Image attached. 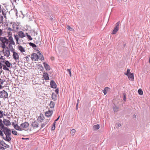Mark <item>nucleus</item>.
I'll list each match as a JSON object with an SVG mask.
<instances>
[{"label": "nucleus", "instance_id": "603ef678", "mask_svg": "<svg viewBox=\"0 0 150 150\" xmlns=\"http://www.w3.org/2000/svg\"><path fill=\"white\" fill-rule=\"evenodd\" d=\"M9 44H11V45H15V42H14V41L13 40L10 41Z\"/></svg>", "mask_w": 150, "mask_h": 150}, {"label": "nucleus", "instance_id": "0eeeda50", "mask_svg": "<svg viewBox=\"0 0 150 150\" xmlns=\"http://www.w3.org/2000/svg\"><path fill=\"white\" fill-rule=\"evenodd\" d=\"M11 135V134H8L6 135V137H4V136L3 137H2V139H3L4 140H5V141L8 142H9L11 139V138L10 136Z\"/></svg>", "mask_w": 150, "mask_h": 150}, {"label": "nucleus", "instance_id": "de8ad7c7", "mask_svg": "<svg viewBox=\"0 0 150 150\" xmlns=\"http://www.w3.org/2000/svg\"><path fill=\"white\" fill-rule=\"evenodd\" d=\"M10 50L11 52H13H13H16L14 49L13 48V47H11Z\"/></svg>", "mask_w": 150, "mask_h": 150}, {"label": "nucleus", "instance_id": "3c124183", "mask_svg": "<svg viewBox=\"0 0 150 150\" xmlns=\"http://www.w3.org/2000/svg\"><path fill=\"white\" fill-rule=\"evenodd\" d=\"M67 71L69 73V75L70 76H71V71L70 69H68L67 70Z\"/></svg>", "mask_w": 150, "mask_h": 150}, {"label": "nucleus", "instance_id": "bb28decb", "mask_svg": "<svg viewBox=\"0 0 150 150\" xmlns=\"http://www.w3.org/2000/svg\"><path fill=\"white\" fill-rule=\"evenodd\" d=\"M100 128L99 125L97 124L95 125H94L93 126V129L94 130H96Z\"/></svg>", "mask_w": 150, "mask_h": 150}, {"label": "nucleus", "instance_id": "7ed1b4c3", "mask_svg": "<svg viewBox=\"0 0 150 150\" xmlns=\"http://www.w3.org/2000/svg\"><path fill=\"white\" fill-rule=\"evenodd\" d=\"M8 96L7 93L5 90H3L0 92V97L2 98H6Z\"/></svg>", "mask_w": 150, "mask_h": 150}, {"label": "nucleus", "instance_id": "4d7b16f0", "mask_svg": "<svg viewBox=\"0 0 150 150\" xmlns=\"http://www.w3.org/2000/svg\"><path fill=\"white\" fill-rule=\"evenodd\" d=\"M25 58L26 59V61L27 62H28L29 61V59L28 56L26 57Z\"/></svg>", "mask_w": 150, "mask_h": 150}, {"label": "nucleus", "instance_id": "6ab92c4d", "mask_svg": "<svg viewBox=\"0 0 150 150\" xmlns=\"http://www.w3.org/2000/svg\"><path fill=\"white\" fill-rule=\"evenodd\" d=\"M18 36L21 38H23L25 37V35L24 33L22 31H20L18 33Z\"/></svg>", "mask_w": 150, "mask_h": 150}, {"label": "nucleus", "instance_id": "13d9d810", "mask_svg": "<svg viewBox=\"0 0 150 150\" xmlns=\"http://www.w3.org/2000/svg\"><path fill=\"white\" fill-rule=\"evenodd\" d=\"M55 92L57 94H58L59 93V89L57 88L55 90Z\"/></svg>", "mask_w": 150, "mask_h": 150}, {"label": "nucleus", "instance_id": "ea45409f", "mask_svg": "<svg viewBox=\"0 0 150 150\" xmlns=\"http://www.w3.org/2000/svg\"><path fill=\"white\" fill-rule=\"evenodd\" d=\"M76 131L74 129H72L71 131V134L72 135H74Z\"/></svg>", "mask_w": 150, "mask_h": 150}, {"label": "nucleus", "instance_id": "9b49d317", "mask_svg": "<svg viewBox=\"0 0 150 150\" xmlns=\"http://www.w3.org/2000/svg\"><path fill=\"white\" fill-rule=\"evenodd\" d=\"M13 58L15 59L16 61L17 60H18L19 59V56L18 54L16 52H13Z\"/></svg>", "mask_w": 150, "mask_h": 150}, {"label": "nucleus", "instance_id": "a211bd4d", "mask_svg": "<svg viewBox=\"0 0 150 150\" xmlns=\"http://www.w3.org/2000/svg\"><path fill=\"white\" fill-rule=\"evenodd\" d=\"M43 74V77L44 79L45 80H49V77L48 73L47 72H44Z\"/></svg>", "mask_w": 150, "mask_h": 150}, {"label": "nucleus", "instance_id": "e2e57ef3", "mask_svg": "<svg viewBox=\"0 0 150 150\" xmlns=\"http://www.w3.org/2000/svg\"><path fill=\"white\" fill-rule=\"evenodd\" d=\"M60 117V116H59L54 121L55 122L57 121L59 119Z\"/></svg>", "mask_w": 150, "mask_h": 150}, {"label": "nucleus", "instance_id": "58836bf2", "mask_svg": "<svg viewBox=\"0 0 150 150\" xmlns=\"http://www.w3.org/2000/svg\"><path fill=\"white\" fill-rule=\"evenodd\" d=\"M130 73H131L130 72V69H128L127 70V71L126 73H125V74L127 76Z\"/></svg>", "mask_w": 150, "mask_h": 150}, {"label": "nucleus", "instance_id": "5fc2aeb1", "mask_svg": "<svg viewBox=\"0 0 150 150\" xmlns=\"http://www.w3.org/2000/svg\"><path fill=\"white\" fill-rule=\"evenodd\" d=\"M116 125L118 127H120L121 126V124L119 123H117L116 124Z\"/></svg>", "mask_w": 150, "mask_h": 150}, {"label": "nucleus", "instance_id": "338daca9", "mask_svg": "<svg viewBox=\"0 0 150 150\" xmlns=\"http://www.w3.org/2000/svg\"><path fill=\"white\" fill-rule=\"evenodd\" d=\"M8 30L10 31L13 30L10 28L9 27L8 28Z\"/></svg>", "mask_w": 150, "mask_h": 150}, {"label": "nucleus", "instance_id": "680f3d73", "mask_svg": "<svg viewBox=\"0 0 150 150\" xmlns=\"http://www.w3.org/2000/svg\"><path fill=\"white\" fill-rule=\"evenodd\" d=\"M14 11H15V13H16V15L17 16V15L18 13V11H17V9L16 8H15L14 9Z\"/></svg>", "mask_w": 150, "mask_h": 150}, {"label": "nucleus", "instance_id": "f3484780", "mask_svg": "<svg viewBox=\"0 0 150 150\" xmlns=\"http://www.w3.org/2000/svg\"><path fill=\"white\" fill-rule=\"evenodd\" d=\"M38 54V59H41V60H44V57L42 54L40 52V51H38L37 52Z\"/></svg>", "mask_w": 150, "mask_h": 150}, {"label": "nucleus", "instance_id": "f03ea898", "mask_svg": "<svg viewBox=\"0 0 150 150\" xmlns=\"http://www.w3.org/2000/svg\"><path fill=\"white\" fill-rule=\"evenodd\" d=\"M1 130L3 131V133L5 134V135L11 134V131L10 129L8 128L7 127H5Z\"/></svg>", "mask_w": 150, "mask_h": 150}, {"label": "nucleus", "instance_id": "8fccbe9b", "mask_svg": "<svg viewBox=\"0 0 150 150\" xmlns=\"http://www.w3.org/2000/svg\"><path fill=\"white\" fill-rule=\"evenodd\" d=\"M67 28L68 29L70 30H71V29H72L71 28L69 25H68L67 26Z\"/></svg>", "mask_w": 150, "mask_h": 150}, {"label": "nucleus", "instance_id": "0e129e2a", "mask_svg": "<svg viewBox=\"0 0 150 150\" xmlns=\"http://www.w3.org/2000/svg\"><path fill=\"white\" fill-rule=\"evenodd\" d=\"M1 59L2 60H4L5 58H3V56H1V57H0V60Z\"/></svg>", "mask_w": 150, "mask_h": 150}, {"label": "nucleus", "instance_id": "aec40b11", "mask_svg": "<svg viewBox=\"0 0 150 150\" xmlns=\"http://www.w3.org/2000/svg\"><path fill=\"white\" fill-rule=\"evenodd\" d=\"M4 56L7 57H8L10 55V52L9 50H6L5 52H4Z\"/></svg>", "mask_w": 150, "mask_h": 150}, {"label": "nucleus", "instance_id": "bf43d9fd", "mask_svg": "<svg viewBox=\"0 0 150 150\" xmlns=\"http://www.w3.org/2000/svg\"><path fill=\"white\" fill-rule=\"evenodd\" d=\"M3 33V31L1 29H0V37L2 35Z\"/></svg>", "mask_w": 150, "mask_h": 150}, {"label": "nucleus", "instance_id": "473e14b6", "mask_svg": "<svg viewBox=\"0 0 150 150\" xmlns=\"http://www.w3.org/2000/svg\"><path fill=\"white\" fill-rule=\"evenodd\" d=\"M2 66H3V69L4 70H7L8 71H9V69L8 68H7L6 67V66L5 65L3 64L2 65Z\"/></svg>", "mask_w": 150, "mask_h": 150}, {"label": "nucleus", "instance_id": "39448f33", "mask_svg": "<svg viewBox=\"0 0 150 150\" xmlns=\"http://www.w3.org/2000/svg\"><path fill=\"white\" fill-rule=\"evenodd\" d=\"M38 55L35 53H33L31 55V58L33 60L36 61L38 59Z\"/></svg>", "mask_w": 150, "mask_h": 150}, {"label": "nucleus", "instance_id": "c85d7f7f", "mask_svg": "<svg viewBox=\"0 0 150 150\" xmlns=\"http://www.w3.org/2000/svg\"><path fill=\"white\" fill-rule=\"evenodd\" d=\"M3 123V122L2 120L1 119H0V128H1V129L5 127Z\"/></svg>", "mask_w": 150, "mask_h": 150}, {"label": "nucleus", "instance_id": "49530a36", "mask_svg": "<svg viewBox=\"0 0 150 150\" xmlns=\"http://www.w3.org/2000/svg\"><path fill=\"white\" fill-rule=\"evenodd\" d=\"M126 94L125 93H123V100L125 101L126 100Z\"/></svg>", "mask_w": 150, "mask_h": 150}, {"label": "nucleus", "instance_id": "774afa93", "mask_svg": "<svg viewBox=\"0 0 150 150\" xmlns=\"http://www.w3.org/2000/svg\"><path fill=\"white\" fill-rule=\"evenodd\" d=\"M5 61H6V60H1V63H3V62L5 63Z\"/></svg>", "mask_w": 150, "mask_h": 150}, {"label": "nucleus", "instance_id": "69168bd1", "mask_svg": "<svg viewBox=\"0 0 150 150\" xmlns=\"http://www.w3.org/2000/svg\"><path fill=\"white\" fill-rule=\"evenodd\" d=\"M56 123V122L55 121H54V122L53 123L52 126H54V127H55Z\"/></svg>", "mask_w": 150, "mask_h": 150}, {"label": "nucleus", "instance_id": "c03bdc74", "mask_svg": "<svg viewBox=\"0 0 150 150\" xmlns=\"http://www.w3.org/2000/svg\"><path fill=\"white\" fill-rule=\"evenodd\" d=\"M8 39V40L10 42L13 40L12 37L11 36H9Z\"/></svg>", "mask_w": 150, "mask_h": 150}, {"label": "nucleus", "instance_id": "b1692460", "mask_svg": "<svg viewBox=\"0 0 150 150\" xmlns=\"http://www.w3.org/2000/svg\"><path fill=\"white\" fill-rule=\"evenodd\" d=\"M52 98L54 101H56L57 99V95L54 93H52Z\"/></svg>", "mask_w": 150, "mask_h": 150}, {"label": "nucleus", "instance_id": "f704fd0d", "mask_svg": "<svg viewBox=\"0 0 150 150\" xmlns=\"http://www.w3.org/2000/svg\"><path fill=\"white\" fill-rule=\"evenodd\" d=\"M26 35L28 37V39H29V40H32V38L31 37V36L30 35H28L27 33H26Z\"/></svg>", "mask_w": 150, "mask_h": 150}, {"label": "nucleus", "instance_id": "6e6d98bb", "mask_svg": "<svg viewBox=\"0 0 150 150\" xmlns=\"http://www.w3.org/2000/svg\"><path fill=\"white\" fill-rule=\"evenodd\" d=\"M79 101V99H78L77 100V103H76V110H77V109H78V105Z\"/></svg>", "mask_w": 150, "mask_h": 150}, {"label": "nucleus", "instance_id": "a878e982", "mask_svg": "<svg viewBox=\"0 0 150 150\" xmlns=\"http://www.w3.org/2000/svg\"><path fill=\"white\" fill-rule=\"evenodd\" d=\"M14 38L16 41V44H19V43H18V40L19 38L18 37V36L17 35H14Z\"/></svg>", "mask_w": 150, "mask_h": 150}, {"label": "nucleus", "instance_id": "37998d69", "mask_svg": "<svg viewBox=\"0 0 150 150\" xmlns=\"http://www.w3.org/2000/svg\"><path fill=\"white\" fill-rule=\"evenodd\" d=\"M3 111H2L1 110H0V118H2L3 117Z\"/></svg>", "mask_w": 150, "mask_h": 150}, {"label": "nucleus", "instance_id": "2f4dec72", "mask_svg": "<svg viewBox=\"0 0 150 150\" xmlns=\"http://www.w3.org/2000/svg\"><path fill=\"white\" fill-rule=\"evenodd\" d=\"M29 44L30 46H31L33 48L36 47H37L36 45L33 43L30 42L29 43Z\"/></svg>", "mask_w": 150, "mask_h": 150}, {"label": "nucleus", "instance_id": "f257e3e1", "mask_svg": "<svg viewBox=\"0 0 150 150\" xmlns=\"http://www.w3.org/2000/svg\"><path fill=\"white\" fill-rule=\"evenodd\" d=\"M0 41L1 42V47L3 49L6 47V45H7L9 42L8 40L6 37H1L0 38Z\"/></svg>", "mask_w": 150, "mask_h": 150}, {"label": "nucleus", "instance_id": "20e7f679", "mask_svg": "<svg viewBox=\"0 0 150 150\" xmlns=\"http://www.w3.org/2000/svg\"><path fill=\"white\" fill-rule=\"evenodd\" d=\"M120 23V22L118 21L117 22L115 25V27L114 28V29L113 30L112 32V34H115L119 30V25Z\"/></svg>", "mask_w": 150, "mask_h": 150}, {"label": "nucleus", "instance_id": "dca6fc26", "mask_svg": "<svg viewBox=\"0 0 150 150\" xmlns=\"http://www.w3.org/2000/svg\"><path fill=\"white\" fill-rule=\"evenodd\" d=\"M129 80L133 81L134 80V74L133 73H130L127 76Z\"/></svg>", "mask_w": 150, "mask_h": 150}, {"label": "nucleus", "instance_id": "72a5a7b5", "mask_svg": "<svg viewBox=\"0 0 150 150\" xmlns=\"http://www.w3.org/2000/svg\"><path fill=\"white\" fill-rule=\"evenodd\" d=\"M138 93L140 95H142L143 94V92L142 89H139L138 90Z\"/></svg>", "mask_w": 150, "mask_h": 150}, {"label": "nucleus", "instance_id": "423d86ee", "mask_svg": "<svg viewBox=\"0 0 150 150\" xmlns=\"http://www.w3.org/2000/svg\"><path fill=\"white\" fill-rule=\"evenodd\" d=\"M20 125L21 129H23L27 128L29 125V124L28 122H25L22 123Z\"/></svg>", "mask_w": 150, "mask_h": 150}, {"label": "nucleus", "instance_id": "cd10ccee", "mask_svg": "<svg viewBox=\"0 0 150 150\" xmlns=\"http://www.w3.org/2000/svg\"><path fill=\"white\" fill-rule=\"evenodd\" d=\"M54 103L53 101H51L50 104V107L51 108H54Z\"/></svg>", "mask_w": 150, "mask_h": 150}, {"label": "nucleus", "instance_id": "c756f323", "mask_svg": "<svg viewBox=\"0 0 150 150\" xmlns=\"http://www.w3.org/2000/svg\"><path fill=\"white\" fill-rule=\"evenodd\" d=\"M49 121V120H47L44 123L42 124L41 125V128H42L44 127L45 125Z\"/></svg>", "mask_w": 150, "mask_h": 150}, {"label": "nucleus", "instance_id": "09e8293b", "mask_svg": "<svg viewBox=\"0 0 150 150\" xmlns=\"http://www.w3.org/2000/svg\"><path fill=\"white\" fill-rule=\"evenodd\" d=\"M5 81L1 79H0V83L1 84H3Z\"/></svg>", "mask_w": 150, "mask_h": 150}, {"label": "nucleus", "instance_id": "9d476101", "mask_svg": "<svg viewBox=\"0 0 150 150\" xmlns=\"http://www.w3.org/2000/svg\"><path fill=\"white\" fill-rule=\"evenodd\" d=\"M52 110H49L45 112V116L47 117H50L52 116L53 114Z\"/></svg>", "mask_w": 150, "mask_h": 150}, {"label": "nucleus", "instance_id": "ddd939ff", "mask_svg": "<svg viewBox=\"0 0 150 150\" xmlns=\"http://www.w3.org/2000/svg\"><path fill=\"white\" fill-rule=\"evenodd\" d=\"M43 64L46 70L49 71L50 70V67L49 65L45 62L43 63Z\"/></svg>", "mask_w": 150, "mask_h": 150}, {"label": "nucleus", "instance_id": "052dcab7", "mask_svg": "<svg viewBox=\"0 0 150 150\" xmlns=\"http://www.w3.org/2000/svg\"><path fill=\"white\" fill-rule=\"evenodd\" d=\"M11 44H9L8 45V47L10 48V49H11V47H13L12 46Z\"/></svg>", "mask_w": 150, "mask_h": 150}, {"label": "nucleus", "instance_id": "864d4df0", "mask_svg": "<svg viewBox=\"0 0 150 150\" xmlns=\"http://www.w3.org/2000/svg\"><path fill=\"white\" fill-rule=\"evenodd\" d=\"M55 127H54V126H52L51 128V130L52 131L54 130L55 129Z\"/></svg>", "mask_w": 150, "mask_h": 150}, {"label": "nucleus", "instance_id": "393cba45", "mask_svg": "<svg viewBox=\"0 0 150 150\" xmlns=\"http://www.w3.org/2000/svg\"><path fill=\"white\" fill-rule=\"evenodd\" d=\"M4 63L5 64V65H6V66H7V67H10L11 65V63L10 62H9L8 61L6 60Z\"/></svg>", "mask_w": 150, "mask_h": 150}, {"label": "nucleus", "instance_id": "e433bc0d", "mask_svg": "<svg viewBox=\"0 0 150 150\" xmlns=\"http://www.w3.org/2000/svg\"><path fill=\"white\" fill-rule=\"evenodd\" d=\"M2 12L3 15H6L7 11L5 9L3 8V9H2Z\"/></svg>", "mask_w": 150, "mask_h": 150}, {"label": "nucleus", "instance_id": "f8f14e48", "mask_svg": "<svg viewBox=\"0 0 150 150\" xmlns=\"http://www.w3.org/2000/svg\"><path fill=\"white\" fill-rule=\"evenodd\" d=\"M0 144L4 147L7 148H9L10 147L9 145L6 144L3 141H1L0 142Z\"/></svg>", "mask_w": 150, "mask_h": 150}, {"label": "nucleus", "instance_id": "4468645a", "mask_svg": "<svg viewBox=\"0 0 150 150\" xmlns=\"http://www.w3.org/2000/svg\"><path fill=\"white\" fill-rule=\"evenodd\" d=\"M31 125L34 128H37L38 127V123L36 121L32 122L31 123Z\"/></svg>", "mask_w": 150, "mask_h": 150}, {"label": "nucleus", "instance_id": "412c9836", "mask_svg": "<svg viewBox=\"0 0 150 150\" xmlns=\"http://www.w3.org/2000/svg\"><path fill=\"white\" fill-rule=\"evenodd\" d=\"M14 128L18 130L22 131L23 130V129H21V126H19L17 124H16L15 125H14Z\"/></svg>", "mask_w": 150, "mask_h": 150}, {"label": "nucleus", "instance_id": "1a4fd4ad", "mask_svg": "<svg viewBox=\"0 0 150 150\" xmlns=\"http://www.w3.org/2000/svg\"><path fill=\"white\" fill-rule=\"evenodd\" d=\"M3 122L4 125L7 127L11 125L10 122L8 120L6 119H4Z\"/></svg>", "mask_w": 150, "mask_h": 150}, {"label": "nucleus", "instance_id": "4c0bfd02", "mask_svg": "<svg viewBox=\"0 0 150 150\" xmlns=\"http://www.w3.org/2000/svg\"><path fill=\"white\" fill-rule=\"evenodd\" d=\"M12 133L14 135H17V132L14 129L12 130Z\"/></svg>", "mask_w": 150, "mask_h": 150}, {"label": "nucleus", "instance_id": "a19ab883", "mask_svg": "<svg viewBox=\"0 0 150 150\" xmlns=\"http://www.w3.org/2000/svg\"><path fill=\"white\" fill-rule=\"evenodd\" d=\"M3 67L2 65L0 64V75L1 74L3 70L2 69V68Z\"/></svg>", "mask_w": 150, "mask_h": 150}, {"label": "nucleus", "instance_id": "5701e85b", "mask_svg": "<svg viewBox=\"0 0 150 150\" xmlns=\"http://www.w3.org/2000/svg\"><path fill=\"white\" fill-rule=\"evenodd\" d=\"M18 49L21 52H25V50L23 47L21 45H18Z\"/></svg>", "mask_w": 150, "mask_h": 150}, {"label": "nucleus", "instance_id": "79ce46f5", "mask_svg": "<svg viewBox=\"0 0 150 150\" xmlns=\"http://www.w3.org/2000/svg\"><path fill=\"white\" fill-rule=\"evenodd\" d=\"M39 66V68L40 69H41V70L42 71L43 70H44V68L40 64H39L38 65Z\"/></svg>", "mask_w": 150, "mask_h": 150}, {"label": "nucleus", "instance_id": "4be33fe9", "mask_svg": "<svg viewBox=\"0 0 150 150\" xmlns=\"http://www.w3.org/2000/svg\"><path fill=\"white\" fill-rule=\"evenodd\" d=\"M110 89L108 87H106L104 89L103 91V92L104 93L105 95H106L108 91H110Z\"/></svg>", "mask_w": 150, "mask_h": 150}, {"label": "nucleus", "instance_id": "c9c22d12", "mask_svg": "<svg viewBox=\"0 0 150 150\" xmlns=\"http://www.w3.org/2000/svg\"><path fill=\"white\" fill-rule=\"evenodd\" d=\"M96 147H93L92 146H90L88 149V150H95Z\"/></svg>", "mask_w": 150, "mask_h": 150}, {"label": "nucleus", "instance_id": "7c9ffc66", "mask_svg": "<svg viewBox=\"0 0 150 150\" xmlns=\"http://www.w3.org/2000/svg\"><path fill=\"white\" fill-rule=\"evenodd\" d=\"M4 17L3 16L0 15V24H3L4 23Z\"/></svg>", "mask_w": 150, "mask_h": 150}, {"label": "nucleus", "instance_id": "a18cd8bd", "mask_svg": "<svg viewBox=\"0 0 150 150\" xmlns=\"http://www.w3.org/2000/svg\"><path fill=\"white\" fill-rule=\"evenodd\" d=\"M3 131L1 130H0V136L3 137L4 136V134L3 133Z\"/></svg>", "mask_w": 150, "mask_h": 150}, {"label": "nucleus", "instance_id": "6e6552de", "mask_svg": "<svg viewBox=\"0 0 150 150\" xmlns=\"http://www.w3.org/2000/svg\"><path fill=\"white\" fill-rule=\"evenodd\" d=\"M50 84L51 88H56L57 85L56 83L54 80H52L50 82Z\"/></svg>", "mask_w": 150, "mask_h": 150}, {"label": "nucleus", "instance_id": "2eb2a0df", "mask_svg": "<svg viewBox=\"0 0 150 150\" xmlns=\"http://www.w3.org/2000/svg\"><path fill=\"white\" fill-rule=\"evenodd\" d=\"M44 117L43 115L42 114H40L39 117H38V120L40 122H42L44 120Z\"/></svg>", "mask_w": 150, "mask_h": 150}]
</instances>
